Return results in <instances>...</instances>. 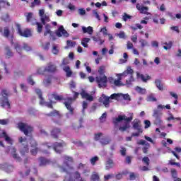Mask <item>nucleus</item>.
Returning a JSON list of instances; mask_svg holds the SVG:
<instances>
[{
  "mask_svg": "<svg viewBox=\"0 0 181 181\" xmlns=\"http://www.w3.org/2000/svg\"><path fill=\"white\" fill-rule=\"evenodd\" d=\"M171 175H172V177H173L175 181H181L180 178H177V173L176 172V170L172 169L171 170Z\"/></svg>",
  "mask_w": 181,
  "mask_h": 181,
  "instance_id": "nucleus-36",
  "label": "nucleus"
},
{
  "mask_svg": "<svg viewBox=\"0 0 181 181\" xmlns=\"http://www.w3.org/2000/svg\"><path fill=\"white\" fill-rule=\"evenodd\" d=\"M26 16H27V22H30L31 25H37V32L38 33H41L43 25H42V23L36 22V20L33 18V13H28Z\"/></svg>",
  "mask_w": 181,
  "mask_h": 181,
  "instance_id": "nucleus-9",
  "label": "nucleus"
},
{
  "mask_svg": "<svg viewBox=\"0 0 181 181\" xmlns=\"http://www.w3.org/2000/svg\"><path fill=\"white\" fill-rule=\"evenodd\" d=\"M0 170L11 173V172H13V167L8 163L0 164Z\"/></svg>",
  "mask_w": 181,
  "mask_h": 181,
  "instance_id": "nucleus-17",
  "label": "nucleus"
},
{
  "mask_svg": "<svg viewBox=\"0 0 181 181\" xmlns=\"http://www.w3.org/2000/svg\"><path fill=\"white\" fill-rule=\"evenodd\" d=\"M82 31L83 33H88V35H93L94 33V30L91 26H88V28L82 26Z\"/></svg>",
  "mask_w": 181,
  "mask_h": 181,
  "instance_id": "nucleus-23",
  "label": "nucleus"
},
{
  "mask_svg": "<svg viewBox=\"0 0 181 181\" xmlns=\"http://www.w3.org/2000/svg\"><path fill=\"white\" fill-rule=\"evenodd\" d=\"M49 46H50V42H46L45 44H42V49L44 50H49Z\"/></svg>",
  "mask_w": 181,
  "mask_h": 181,
  "instance_id": "nucleus-61",
  "label": "nucleus"
},
{
  "mask_svg": "<svg viewBox=\"0 0 181 181\" xmlns=\"http://www.w3.org/2000/svg\"><path fill=\"white\" fill-rule=\"evenodd\" d=\"M49 163V160L46 158L41 157L40 158V166H45V165H47Z\"/></svg>",
  "mask_w": 181,
  "mask_h": 181,
  "instance_id": "nucleus-39",
  "label": "nucleus"
},
{
  "mask_svg": "<svg viewBox=\"0 0 181 181\" xmlns=\"http://www.w3.org/2000/svg\"><path fill=\"white\" fill-rule=\"evenodd\" d=\"M2 21H4V22H8L9 21V15L7 13H4L1 16Z\"/></svg>",
  "mask_w": 181,
  "mask_h": 181,
  "instance_id": "nucleus-56",
  "label": "nucleus"
},
{
  "mask_svg": "<svg viewBox=\"0 0 181 181\" xmlns=\"http://www.w3.org/2000/svg\"><path fill=\"white\" fill-rule=\"evenodd\" d=\"M9 91L4 89L1 90V93H0V105L3 107V108H6L8 110L11 108V102L8 97L9 95Z\"/></svg>",
  "mask_w": 181,
  "mask_h": 181,
  "instance_id": "nucleus-5",
  "label": "nucleus"
},
{
  "mask_svg": "<svg viewBox=\"0 0 181 181\" xmlns=\"http://www.w3.org/2000/svg\"><path fill=\"white\" fill-rule=\"evenodd\" d=\"M98 73L100 76H104V74L105 73V66H100L98 69Z\"/></svg>",
  "mask_w": 181,
  "mask_h": 181,
  "instance_id": "nucleus-41",
  "label": "nucleus"
},
{
  "mask_svg": "<svg viewBox=\"0 0 181 181\" xmlns=\"http://www.w3.org/2000/svg\"><path fill=\"white\" fill-rule=\"evenodd\" d=\"M155 84H156L157 88H158V90H160V91H163V85L162 84V82H160L159 81V79H156L155 81Z\"/></svg>",
  "mask_w": 181,
  "mask_h": 181,
  "instance_id": "nucleus-35",
  "label": "nucleus"
},
{
  "mask_svg": "<svg viewBox=\"0 0 181 181\" xmlns=\"http://www.w3.org/2000/svg\"><path fill=\"white\" fill-rule=\"evenodd\" d=\"M23 49L26 52H30L32 50V47L29 46L28 44L24 42L23 44Z\"/></svg>",
  "mask_w": 181,
  "mask_h": 181,
  "instance_id": "nucleus-45",
  "label": "nucleus"
},
{
  "mask_svg": "<svg viewBox=\"0 0 181 181\" xmlns=\"http://www.w3.org/2000/svg\"><path fill=\"white\" fill-rule=\"evenodd\" d=\"M95 80L100 88H101V87H106L107 83L108 81V78L105 76V75H103V76H97Z\"/></svg>",
  "mask_w": 181,
  "mask_h": 181,
  "instance_id": "nucleus-12",
  "label": "nucleus"
},
{
  "mask_svg": "<svg viewBox=\"0 0 181 181\" xmlns=\"http://www.w3.org/2000/svg\"><path fill=\"white\" fill-rule=\"evenodd\" d=\"M20 144H21L20 147V153L21 155H25L29 152L28 146L26 144L28 143V140L25 137H20L18 139Z\"/></svg>",
  "mask_w": 181,
  "mask_h": 181,
  "instance_id": "nucleus-8",
  "label": "nucleus"
},
{
  "mask_svg": "<svg viewBox=\"0 0 181 181\" xmlns=\"http://www.w3.org/2000/svg\"><path fill=\"white\" fill-rule=\"evenodd\" d=\"M127 47L128 50H131V49H134V44H132V42H131V41H127Z\"/></svg>",
  "mask_w": 181,
  "mask_h": 181,
  "instance_id": "nucleus-58",
  "label": "nucleus"
},
{
  "mask_svg": "<svg viewBox=\"0 0 181 181\" xmlns=\"http://www.w3.org/2000/svg\"><path fill=\"white\" fill-rule=\"evenodd\" d=\"M168 16L172 21H176V19H181V13H177L175 16L173 13H168Z\"/></svg>",
  "mask_w": 181,
  "mask_h": 181,
  "instance_id": "nucleus-30",
  "label": "nucleus"
},
{
  "mask_svg": "<svg viewBox=\"0 0 181 181\" xmlns=\"http://www.w3.org/2000/svg\"><path fill=\"white\" fill-rule=\"evenodd\" d=\"M11 45H13L14 49H16L18 54H22V48L21 47V45H19L18 42L13 44V41H11Z\"/></svg>",
  "mask_w": 181,
  "mask_h": 181,
  "instance_id": "nucleus-28",
  "label": "nucleus"
},
{
  "mask_svg": "<svg viewBox=\"0 0 181 181\" xmlns=\"http://www.w3.org/2000/svg\"><path fill=\"white\" fill-rule=\"evenodd\" d=\"M81 95L82 98H84L87 101H89V103H91V101H94V92L88 93L86 90H82L81 93Z\"/></svg>",
  "mask_w": 181,
  "mask_h": 181,
  "instance_id": "nucleus-14",
  "label": "nucleus"
},
{
  "mask_svg": "<svg viewBox=\"0 0 181 181\" xmlns=\"http://www.w3.org/2000/svg\"><path fill=\"white\" fill-rule=\"evenodd\" d=\"M103 136H104V134H103L102 133L95 134V141H98V140L101 139V138H103Z\"/></svg>",
  "mask_w": 181,
  "mask_h": 181,
  "instance_id": "nucleus-60",
  "label": "nucleus"
},
{
  "mask_svg": "<svg viewBox=\"0 0 181 181\" xmlns=\"http://www.w3.org/2000/svg\"><path fill=\"white\" fill-rule=\"evenodd\" d=\"M175 57L181 58V49L178 48L177 52L175 54Z\"/></svg>",
  "mask_w": 181,
  "mask_h": 181,
  "instance_id": "nucleus-64",
  "label": "nucleus"
},
{
  "mask_svg": "<svg viewBox=\"0 0 181 181\" xmlns=\"http://www.w3.org/2000/svg\"><path fill=\"white\" fill-rule=\"evenodd\" d=\"M139 42L141 43V47H145L146 46H148V41H146V40L141 39L139 40Z\"/></svg>",
  "mask_w": 181,
  "mask_h": 181,
  "instance_id": "nucleus-50",
  "label": "nucleus"
},
{
  "mask_svg": "<svg viewBox=\"0 0 181 181\" xmlns=\"http://www.w3.org/2000/svg\"><path fill=\"white\" fill-rule=\"evenodd\" d=\"M146 100L149 102L156 101V98H155V95L151 93L148 95Z\"/></svg>",
  "mask_w": 181,
  "mask_h": 181,
  "instance_id": "nucleus-44",
  "label": "nucleus"
},
{
  "mask_svg": "<svg viewBox=\"0 0 181 181\" xmlns=\"http://www.w3.org/2000/svg\"><path fill=\"white\" fill-rule=\"evenodd\" d=\"M35 93L39 96L40 105L52 108V103H53V100H51L50 103L45 102L43 97H42V90H40V89H35Z\"/></svg>",
  "mask_w": 181,
  "mask_h": 181,
  "instance_id": "nucleus-11",
  "label": "nucleus"
},
{
  "mask_svg": "<svg viewBox=\"0 0 181 181\" xmlns=\"http://www.w3.org/2000/svg\"><path fill=\"white\" fill-rule=\"evenodd\" d=\"M39 15L42 23L46 25L48 22H50V18L47 14H45V9H40L39 11Z\"/></svg>",
  "mask_w": 181,
  "mask_h": 181,
  "instance_id": "nucleus-13",
  "label": "nucleus"
},
{
  "mask_svg": "<svg viewBox=\"0 0 181 181\" xmlns=\"http://www.w3.org/2000/svg\"><path fill=\"white\" fill-rule=\"evenodd\" d=\"M44 35L45 36H47V35H52V31L50 30V25L47 24L45 25V32Z\"/></svg>",
  "mask_w": 181,
  "mask_h": 181,
  "instance_id": "nucleus-42",
  "label": "nucleus"
},
{
  "mask_svg": "<svg viewBox=\"0 0 181 181\" xmlns=\"http://www.w3.org/2000/svg\"><path fill=\"white\" fill-rule=\"evenodd\" d=\"M73 158L67 156H64V165L59 167L62 172H66V175L65 176L64 181H86V179L81 177L80 173L75 172L71 177V172H73Z\"/></svg>",
  "mask_w": 181,
  "mask_h": 181,
  "instance_id": "nucleus-1",
  "label": "nucleus"
},
{
  "mask_svg": "<svg viewBox=\"0 0 181 181\" xmlns=\"http://www.w3.org/2000/svg\"><path fill=\"white\" fill-rule=\"evenodd\" d=\"M16 28L17 33L20 36H23V37H30V36H32V31H30V30L28 28L22 30V28H21V24L16 23Z\"/></svg>",
  "mask_w": 181,
  "mask_h": 181,
  "instance_id": "nucleus-7",
  "label": "nucleus"
},
{
  "mask_svg": "<svg viewBox=\"0 0 181 181\" xmlns=\"http://www.w3.org/2000/svg\"><path fill=\"white\" fill-rule=\"evenodd\" d=\"M139 145H145V146H148L149 148L150 145L149 143L146 142L145 140H140L138 141Z\"/></svg>",
  "mask_w": 181,
  "mask_h": 181,
  "instance_id": "nucleus-52",
  "label": "nucleus"
},
{
  "mask_svg": "<svg viewBox=\"0 0 181 181\" xmlns=\"http://www.w3.org/2000/svg\"><path fill=\"white\" fill-rule=\"evenodd\" d=\"M62 69H63L64 71H65L66 77H71V76L73 74V71L70 69V66H63Z\"/></svg>",
  "mask_w": 181,
  "mask_h": 181,
  "instance_id": "nucleus-24",
  "label": "nucleus"
},
{
  "mask_svg": "<svg viewBox=\"0 0 181 181\" xmlns=\"http://www.w3.org/2000/svg\"><path fill=\"white\" fill-rule=\"evenodd\" d=\"M136 77L138 80H141V81H144V83H146V81L151 78L150 76L141 74L139 72H136Z\"/></svg>",
  "mask_w": 181,
  "mask_h": 181,
  "instance_id": "nucleus-21",
  "label": "nucleus"
},
{
  "mask_svg": "<svg viewBox=\"0 0 181 181\" xmlns=\"http://www.w3.org/2000/svg\"><path fill=\"white\" fill-rule=\"evenodd\" d=\"M136 9L141 12V13H144V15H151L148 11H149V8L148 7H145L144 6H141V4H137L136 6Z\"/></svg>",
  "mask_w": 181,
  "mask_h": 181,
  "instance_id": "nucleus-20",
  "label": "nucleus"
},
{
  "mask_svg": "<svg viewBox=\"0 0 181 181\" xmlns=\"http://www.w3.org/2000/svg\"><path fill=\"white\" fill-rule=\"evenodd\" d=\"M8 124H9V119H0V124L1 125H8Z\"/></svg>",
  "mask_w": 181,
  "mask_h": 181,
  "instance_id": "nucleus-54",
  "label": "nucleus"
},
{
  "mask_svg": "<svg viewBox=\"0 0 181 181\" xmlns=\"http://www.w3.org/2000/svg\"><path fill=\"white\" fill-rule=\"evenodd\" d=\"M110 98H111V100H117V101L122 100V98L126 101L131 100V96H129L128 93H113L110 95V97H107L105 95H102L99 99V101L100 103H102V104H103L106 108H108V107H110Z\"/></svg>",
  "mask_w": 181,
  "mask_h": 181,
  "instance_id": "nucleus-3",
  "label": "nucleus"
},
{
  "mask_svg": "<svg viewBox=\"0 0 181 181\" xmlns=\"http://www.w3.org/2000/svg\"><path fill=\"white\" fill-rule=\"evenodd\" d=\"M0 4L1 6H3L4 8H9V6H11V4L6 0H1Z\"/></svg>",
  "mask_w": 181,
  "mask_h": 181,
  "instance_id": "nucleus-40",
  "label": "nucleus"
},
{
  "mask_svg": "<svg viewBox=\"0 0 181 181\" xmlns=\"http://www.w3.org/2000/svg\"><path fill=\"white\" fill-rule=\"evenodd\" d=\"M82 107H83L82 112H83V114H84V110H87V108L88 107V101H83V103H82Z\"/></svg>",
  "mask_w": 181,
  "mask_h": 181,
  "instance_id": "nucleus-51",
  "label": "nucleus"
},
{
  "mask_svg": "<svg viewBox=\"0 0 181 181\" xmlns=\"http://www.w3.org/2000/svg\"><path fill=\"white\" fill-rule=\"evenodd\" d=\"M132 124L134 129H136V131H139L140 132H142V126H141V121H139V119H134Z\"/></svg>",
  "mask_w": 181,
  "mask_h": 181,
  "instance_id": "nucleus-19",
  "label": "nucleus"
},
{
  "mask_svg": "<svg viewBox=\"0 0 181 181\" xmlns=\"http://www.w3.org/2000/svg\"><path fill=\"white\" fill-rule=\"evenodd\" d=\"M93 16L98 21H101V17L100 16V14H98V11H97V10H93Z\"/></svg>",
  "mask_w": 181,
  "mask_h": 181,
  "instance_id": "nucleus-46",
  "label": "nucleus"
},
{
  "mask_svg": "<svg viewBox=\"0 0 181 181\" xmlns=\"http://www.w3.org/2000/svg\"><path fill=\"white\" fill-rule=\"evenodd\" d=\"M71 103H73V98H69L68 99L64 101V104L65 107H66L67 110L69 111L70 115H73V107H71Z\"/></svg>",
  "mask_w": 181,
  "mask_h": 181,
  "instance_id": "nucleus-18",
  "label": "nucleus"
},
{
  "mask_svg": "<svg viewBox=\"0 0 181 181\" xmlns=\"http://www.w3.org/2000/svg\"><path fill=\"white\" fill-rule=\"evenodd\" d=\"M132 18L131 16L128 15L127 13H124L122 17V19L124 22H127L128 19H131Z\"/></svg>",
  "mask_w": 181,
  "mask_h": 181,
  "instance_id": "nucleus-57",
  "label": "nucleus"
},
{
  "mask_svg": "<svg viewBox=\"0 0 181 181\" xmlns=\"http://www.w3.org/2000/svg\"><path fill=\"white\" fill-rule=\"evenodd\" d=\"M45 71L53 73V71H56V66L50 63L45 67Z\"/></svg>",
  "mask_w": 181,
  "mask_h": 181,
  "instance_id": "nucleus-25",
  "label": "nucleus"
},
{
  "mask_svg": "<svg viewBox=\"0 0 181 181\" xmlns=\"http://www.w3.org/2000/svg\"><path fill=\"white\" fill-rule=\"evenodd\" d=\"M135 90L137 93H139V94H145V93H146V90L145 88H142L139 86L136 87Z\"/></svg>",
  "mask_w": 181,
  "mask_h": 181,
  "instance_id": "nucleus-43",
  "label": "nucleus"
},
{
  "mask_svg": "<svg viewBox=\"0 0 181 181\" xmlns=\"http://www.w3.org/2000/svg\"><path fill=\"white\" fill-rule=\"evenodd\" d=\"M59 46L54 45L52 46V53L53 54H59Z\"/></svg>",
  "mask_w": 181,
  "mask_h": 181,
  "instance_id": "nucleus-48",
  "label": "nucleus"
},
{
  "mask_svg": "<svg viewBox=\"0 0 181 181\" xmlns=\"http://www.w3.org/2000/svg\"><path fill=\"white\" fill-rule=\"evenodd\" d=\"M5 55L7 59H11V57H13V52H12L9 47H6Z\"/></svg>",
  "mask_w": 181,
  "mask_h": 181,
  "instance_id": "nucleus-26",
  "label": "nucleus"
},
{
  "mask_svg": "<svg viewBox=\"0 0 181 181\" xmlns=\"http://www.w3.org/2000/svg\"><path fill=\"white\" fill-rule=\"evenodd\" d=\"M30 172H31V173H34V175H36V173H37V169H36V168L35 167H33L31 168H27V171L23 176H28Z\"/></svg>",
  "mask_w": 181,
  "mask_h": 181,
  "instance_id": "nucleus-31",
  "label": "nucleus"
},
{
  "mask_svg": "<svg viewBox=\"0 0 181 181\" xmlns=\"http://www.w3.org/2000/svg\"><path fill=\"white\" fill-rule=\"evenodd\" d=\"M18 128L24 133L25 135H29L32 131H33V128L29 124L23 122H20L18 124Z\"/></svg>",
  "mask_w": 181,
  "mask_h": 181,
  "instance_id": "nucleus-10",
  "label": "nucleus"
},
{
  "mask_svg": "<svg viewBox=\"0 0 181 181\" xmlns=\"http://www.w3.org/2000/svg\"><path fill=\"white\" fill-rule=\"evenodd\" d=\"M59 134H60V129H54L51 132V135L53 138H58Z\"/></svg>",
  "mask_w": 181,
  "mask_h": 181,
  "instance_id": "nucleus-32",
  "label": "nucleus"
},
{
  "mask_svg": "<svg viewBox=\"0 0 181 181\" xmlns=\"http://www.w3.org/2000/svg\"><path fill=\"white\" fill-rule=\"evenodd\" d=\"M45 146L48 149H51V148H52L57 153H62V152H63V146H66V144L63 141L59 143L57 142L54 145H52L50 143H47L45 144Z\"/></svg>",
  "mask_w": 181,
  "mask_h": 181,
  "instance_id": "nucleus-6",
  "label": "nucleus"
},
{
  "mask_svg": "<svg viewBox=\"0 0 181 181\" xmlns=\"http://www.w3.org/2000/svg\"><path fill=\"white\" fill-rule=\"evenodd\" d=\"M111 142V140L108 137H104V136L100 139V143L102 145H108Z\"/></svg>",
  "mask_w": 181,
  "mask_h": 181,
  "instance_id": "nucleus-34",
  "label": "nucleus"
},
{
  "mask_svg": "<svg viewBox=\"0 0 181 181\" xmlns=\"http://www.w3.org/2000/svg\"><path fill=\"white\" fill-rule=\"evenodd\" d=\"M90 38H87V37H84L82 39L81 41V45L82 46H83V47H88V44L90 42Z\"/></svg>",
  "mask_w": 181,
  "mask_h": 181,
  "instance_id": "nucleus-37",
  "label": "nucleus"
},
{
  "mask_svg": "<svg viewBox=\"0 0 181 181\" xmlns=\"http://www.w3.org/2000/svg\"><path fill=\"white\" fill-rule=\"evenodd\" d=\"M142 162H143V163H144V165H146V166H148L149 165V158H148V157L143 158Z\"/></svg>",
  "mask_w": 181,
  "mask_h": 181,
  "instance_id": "nucleus-59",
  "label": "nucleus"
},
{
  "mask_svg": "<svg viewBox=\"0 0 181 181\" xmlns=\"http://www.w3.org/2000/svg\"><path fill=\"white\" fill-rule=\"evenodd\" d=\"M131 121H132V117H127L125 115H119L117 118L114 119V124L117 125L119 122H121L122 124L119 127V129L121 132H124L131 127L129 124Z\"/></svg>",
  "mask_w": 181,
  "mask_h": 181,
  "instance_id": "nucleus-4",
  "label": "nucleus"
},
{
  "mask_svg": "<svg viewBox=\"0 0 181 181\" xmlns=\"http://www.w3.org/2000/svg\"><path fill=\"white\" fill-rule=\"evenodd\" d=\"M154 124L156 125H158V127H160V125L163 124V120H162V115L155 117Z\"/></svg>",
  "mask_w": 181,
  "mask_h": 181,
  "instance_id": "nucleus-29",
  "label": "nucleus"
},
{
  "mask_svg": "<svg viewBox=\"0 0 181 181\" xmlns=\"http://www.w3.org/2000/svg\"><path fill=\"white\" fill-rule=\"evenodd\" d=\"M100 33H102L103 35V36H107L109 34L108 30H107V27H105V26L100 28Z\"/></svg>",
  "mask_w": 181,
  "mask_h": 181,
  "instance_id": "nucleus-47",
  "label": "nucleus"
},
{
  "mask_svg": "<svg viewBox=\"0 0 181 181\" xmlns=\"http://www.w3.org/2000/svg\"><path fill=\"white\" fill-rule=\"evenodd\" d=\"M4 36H5V37H8V36H9V29L8 27L4 28Z\"/></svg>",
  "mask_w": 181,
  "mask_h": 181,
  "instance_id": "nucleus-63",
  "label": "nucleus"
},
{
  "mask_svg": "<svg viewBox=\"0 0 181 181\" xmlns=\"http://www.w3.org/2000/svg\"><path fill=\"white\" fill-rule=\"evenodd\" d=\"M107 118V113L105 112L102 115V116L100 117V122H104Z\"/></svg>",
  "mask_w": 181,
  "mask_h": 181,
  "instance_id": "nucleus-62",
  "label": "nucleus"
},
{
  "mask_svg": "<svg viewBox=\"0 0 181 181\" xmlns=\"http://www.w3.org/2000/svg\"><path fill=\"white\" fill-rule=\"evenodd\" d=\"M90 180L92 181H100V175H98V173L94 172L93 173L91 177H90Z\"/></svg>",
  "mask_w": 181,
  "mask_h": 181,
  "instance_id": "nucleus-38",
  "label": "nucleus"
},
{
  "mask_svg": "<svg viewBox=\"0 0 181 181\" xmlns=\"http://www.w3.org/2000/svg\"><path fill=\"white\" fill-rule=\"evenodd\" d=\"M10 152L13 158L16 159V160H18V162H21V157L18 155V153H16V148L11 147L10 148Z\"/></svg>",
  "mask_w": 181,
  "mask_h": 181,
  "instance_id": "nucleus-22",
  "label": "nucleus"
},
{
  "mask_svg": "<svg viewBox=\"0 0 181 181\" xmlns=\"http://www.w3.org/2000/svg\"><path fill=\"white\" fill-rule=\"evenodd\" d=\"M29 143L32 148V149L30 150L32 155H36V153H37V151H39V148H36V146H37V143H36V140L31 138L29 140Z\"/></svg>",
  "mask_w": 181,
  "mask_h": 181,
  "instance_id": "nucleus-15",
  "label": "nucleus"
},
{
  "mask_svg": "<svg viewBox=\"0 0 181 181\" xmlns=\"http://www.w3.org/2000/svg\"><path fill=\"white\" fill-rule=\"evenodd\" d=\"M163 49L165 50H170V49H172V46H173V42L172 41H169L168 42H164L163 43Z\"/></svg>",
  "mask_w": 181,
  "mask_h": 181,
  "instance_id": "nucleus-33",
  "label": "nucleus"
},
{
  "mask_svg": "<svg viewBox=\"0 0 181 181\" xmlns=\"http://www.w3.org/2000/svg\"><path fill=\"white\" fill-rule=\"evenodd\" d=\"M132 74H134V69H132L130 66H128L127 70L124 71L123 73L117 74L116 75L117 79H114V78L110 76L108 78V80L110 83L115 84L117 87H121L124 86L121 80L122 78H125V77H129V78L126 79V86H127V87H130V86H132V83L135 81V79L134 78Z\"/></svg>",
  "mask_w": 181,
  "mask_h": 181,
  "instance_id": "nucleus-2",
  "label": "nucleus"
},
{
  "mask_svg": "<svg viewBox=\"0 0 181 181\" xmlns=\"http://www.w3.org/2000/svg\"><path fill=\"white\" fill-rule=\"evenodd\" d=\"M66 45L68 47H74V46H76V42H73L71 40H67Z\"/></svg>",
  "mask_w": 181,
  "mask_h": 181,
  "instance_id": "nucleus-55",
  "label": "nucleus"
},
{
  "mask_svg": "<svg viewBox=\"0 0 181 181\" xmlns=\"http://www.w3.org/2000/svg\"><path fill=\"white\" fill-rule=\"evenodd\" d=\"M112 168H114V161L111 159L107 160L105 163L106 170H110V169H112Z\"/></svg>",
  "mask_w": 181,
  "mask_h": 181,
  "instance_id": "nucleus-27",
  "label": "nucleus"
},
{
  "mask_svg": "<svg viewBox=\"0 0 181 181\" xmlns=\"http://www.w3.org/2000/svg\"><path fill=\"white\" fill-rule=\"evenodd\" d=\"M99 158L98 156L93 157L90 158V162L91 163L92 166H94L95 165V162H98Z\"/></svg>",
  "mask_w": 181,
  "mask_h": 181,
  "instance_id": "nucleus-49",
  "label": "nucleus"
},
{
  "mask_svg": "<svg viewBox=\"0 0 181 181\" xmlns=\"http://www.w3.org/2000/svg\"><path fill=\"white\" fill-rule=\"evenodd\" d=\"M52 97L56 100V101H61V100H63V96L59 95L57 94H53Z\"/></svg>",
  "mask_w": 181,
  "mask_h": 181,
  "instance_id": "nucleus-53",
  "label": "nucleus"
},
{
  "mask_svg": "<svg viewBox=\"0 0 181 181\" xmlns=\"http://www.w3.org/2000/svg\"><path fill=\"white\" fill-rule=\"evenodd\" d=\"M56 35L58 37H62V36H64V37H69V33L64 30V27H63V25H61L58 28L56 31Z\"/></svg>",
  "mask_w": 181,
  "mask_h": 181,
  "instance_id": "nucleus-16",
  "label": "nucleus"
}]
</instances>
